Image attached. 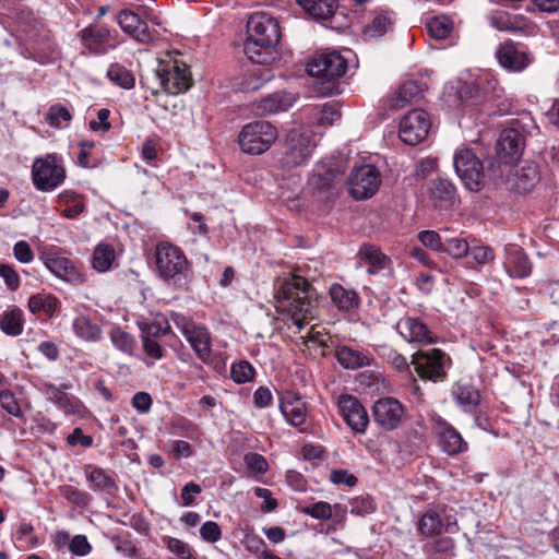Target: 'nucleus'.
Returning <instances> with one entry per match:
<instances>
[{"label": "nucleus", "mask_w": 559, "mask_h": 559, "mask_svg": "<svg viewBox=\"0 0 559 559\" xmlns=\"http://www.w3.org/2000/svg\"><path fill=\"white\" fill-rule=\"evenodd\" d=\"M276 308L302 330L318 313V293L305 277L293 273L277 276L273 284Z\"/></svg>", "instance_id": "obj_1"}, {"label": "nucleus", "mask_w": 559, "mask_h": 559, "mask_svg": "<svg viewBox=\"0 0 559 559\" xmlns=\"http://www.w3.org/2000/svg\"><path fill=\"white\" fill-rule=\"evenodd\" d=\"M245 53L257 64H271L278 59L276 46L281 39L278 21L269 13L252 14L247 23Z\"/></svg>", "instance_id": "obj_2"}, {"label": "nucleus", "mask_w": 559, "mask_h": 559, "mask_svg": "<svg viewBox=\"0 0 559 559\" xmlns=\"http://www.w3.org/2000/svg\"><path fill=\"white\" fill-rule=\"evenodd\" d=\"M154 257L156 273L162 281L177 289H188L191 265L179 247L162 241L157 243Z\"/></svg>", "instance_id": "obj_3"}, {"label": "nucleus", "mask_w": 559, "mask_h": 559, "mask_svg": "<svg viewBox=\"0 0 559 559\" xmlns=\"http://www.w3.org/2000/svg\"><path fill=\"white\" fill-rule=\"evenodd\" d=\"M347 60L336 51L314 57L307 64L310 76L317 78V91L322 95L340 93V79L346 73Z\"/></svg>", "instance_id": "obj_4"}, {"label": "nucleus", "mask_w": 559, "mask_h": 559, "mask_svg": "<svg viewBox=\"0 0 559 559\" xmlns=\"http://www.w3.org/2000/svg\"><path fill=\"white\" fill-rule=\"evenodd\" d=\"M316 146L314 134L305 128L290 130L285 138L283 152L278 160L284 169H292L302 165L311 155Z\"/></svg>", "instance_id": "obj_5"}, {"label": "nucleus", "mask_w": 559, "mask_h": 559, "mask_svg": "<svg viewBox=\"0 0 559 559\" xmlns=\"http://www.w3.org/2000/svg\"><path fill=\"white\" fill-rule=\"evenodd\" d=\"M277 138V130L270 122L257 120L242 127L238 143L241 151L250 155L266 152Z\"/></svg>", "instance_id": "obj_6"}, {"label": "nucleus", "mask_w": 559, "mask_h": 559, "mask_svg": "<svg viewBox=\"0 0 559 559\" xmlns=\"http://www.w3.org/2000/svg\"><path fill=\"white\" fill-rule=\"evenodd\" d=\"M417 530L423 537H437L441 533L459 532L455 512L445 506L427 509L417 522Z\"/></svg>", "instance_id": "obj_7"}, {"label": "nucleus", "mask_w": 559, "mask_h": 559, "mask_svg": "<svg viewBox=\"0 0 559 559\" xmlns=\"http://www.w3.org/2000/svg\"><path fill=\"white\" fill-rule=\"evenodd\" d=\"M453 166L464 186L473 191H480L485 186V173L481 160L471 148L455 152Z\"/></svg>", "instance_id": "obj_8"}, {"label": "nucleus", "mask_w": 559, "mask_h": 559, "mask_svg": "<svg viewBox=\"0 0 559 559\" xmlns=\"http://www.w3.org/2000/svg\"><path fill=\"white\" fill-rule=\"evenodd\" d=\"M346 185L353 199L368 200L378 192L381 186V175L376 166L364 164L352 169Z\"/></svg>", "instance_id": "obj_9"}, {"label": "nucleus", "mask_w": 559, "mask_h": 559, "mask_svg": "<svg viewBox=\"0 0 559 559\" xmlns=\"http://www.w3.org/2000/svg\"><path fill=\"white\" fill-rule=\"evenodd\" d=\"M66 179V170L59 164L56 154L36 158L32 166V180L35 188L49 192L58 188Z\"/></svg>", "instance_id": "obj_10"}, {"label": "nucleus", "mask_w": 559, "mask_h": 559, "mask_svg": "<svg viewBox=\"0 0 559 559\" xmlns=\"http://www.w3.org/2000/svg\"><path fill=\"white\" fill-rule=\"evenodd\" d=\"M344 170L337 162H322L314 166L309 177L310 187L330 199L337 194L343 182Z\"/></svg>", "instance_id": "obj_11"}, {"label": "nucleus", "mask_w": 559, "mask_h": 559, "mask_svg": "<svg viewBox=\"0 0 559 559\" xmlns=\"http://www.w3.org/2000/svg\"><path fill=\"white\" fill-rule=\"evenodd\" d=\"M372 416L374 423L383 431L399 429L407 420L404 405L395 397H381L373 403Z\"/></svg>", "instance_id": "obj_12"}, {"label": "nucleus", "mask_w": 559, "mask_h": 559, "mask_svg": "<svg viewBox=\"0 0 559 559\" xmlns=\"http://www.w3.org/2000/svg\"><path fill=\"white\" fill-rule=\"evenodd\" d=\"M445 353L439 348L418 350L413 354L411 365L424 380L442 381L447 377Z\"/></svg>", "instance_id": "obj_13"}, {"label": "nucleus", "mask_w": 559, "mask_h": 559, "mask_svg": "<svg viewBox=\"0 0 559 559\" xmlns=\"http://www.w3.org/2000/svg\"><path fill=\"white\" fill-rule=\"evenodd\" d=\"M431 129L429 115L423 109L408 111L400 122L399 136L407 145L421 143Z\"/></svg>", "instance_id": "obj_14"}, {"label": "nucleus", "mask_w": 559, "mask_h": 559, "mask_svg": "<svg viewBox=\"0 0 559 559\" xmlns=\"http://www.w3.org/2000/svg\"><path fill=\"white\" fill-rule=\"evenodd\" d=\"M159 86L170 95H178L188 91L192 85V79L185 63L177 61L168 63L156 71Z\"/></svg>", "instance_id": "obj_15"}, {"label": "nucleus", "mask_w": 559, "mask_h": 559, "mask_svg": "<svg viewBox=\"0 0 559 559\" xmlns=\"http://www.w3.org/2000/svg\"><path fill=\"white\" fill-rule=\"evenodd\" d=\"M524 147L525 138L521 130L514 127L506 128L497 141V156L501 163L511 164L522 156Z\"/></svg>", "instance_id": "obj_16"}, {"label": "nucleus", "mask_w": 559, "mask_h": 559, "mask_svg": "<svg viewBox=\"0 0 559 559\" xmlns=\"http://www.w3.org/2000/svg\"><path fill=\"white\" fill-rule=\"evenodd\" d=\"M343 419L356 433H364L369 424V415L360 401L350 394H342L337 402Z\"/></svg>", "instance_id": "obj_17"}, {"label": "nucleus", "mask_w": 559, "mask_h": 559, "mask_svg": "<svg viewBox=\"0 0 559 559\" xmlns=\"http://www.w3.org/2000/svg\"><path fill=\"white\" fill-rule=\"evenodd\" d=\"M83 47L91 55H104L109 49H114L115 45H110V29L105 25L91 24L78 33Z\"/></svg>", "instance_id": "obj_18"}, {"label": "nucleus", "mask_w": 559, "mask_h": 559, "mask_svg": "<svg viewBox=\"0 0 559 559\" xmlns=\"http://www.w3.org/2000/svg\"><path fill=\"white\" fill-rule=\"evenodd\" d=\"M428 198L431 205L438 210H449L459 201L455 186L444 178H436L429 182Z\"/></svg>", "instance_id": "obj_19"}, {"label": "nucleus", "mask_w": 559, "mask_h": 559, "mask_svg": "<svg viewBox=\"0 0 559 559\" xmlns=\"http://www.w3.org/2000/svg\"><path fill=\"white\" fill-rule=\"evenodd\" d=\"M504 269L510 277L525 278L532 273L533 265L524 250L514 243L504 247Z\"/></svg>", "instance_id": "obj_20"}, {"label": "nucleus", "mask_w": 559, "mask_h": 559, "mask_svg": "<svg viewBox=\"0 0 559 559\" xmlns=\"http://www.w3.org/2000/svg\"><path fill=\"white\" fill-rule=\"evenodd\" d=\"M117 23L124 33L139 43L147 44L154 39V34L150 31L147 23L131 10H121L117 15Z\"/></svg>", "instance_id": "obj_21"}, {"label": "nucleus", "mask_w": 559, "mask_h": 559, "mask_svg": "<svg viewBox=\"0 0 559 559\" xmlns=\"http://www.w3.org/2000/svg\"><path fill=\"white\" fill-rule=\"evenodd\" d=\"M400 335L409 343L431 344L435 336L428 326L418 318L406 317L397 321L395 325Z\"/></svg>", "instance_id": "obj_22"}, {"label": "nucleus", "mask_w": 559, "mask_h": 559, "mask_svg": "<svg viewBox=\"0 0 559 559\" xmlns=\"http://www.w3.org/2000/svg\"><path fill=\"white\" fill-rule=\"evenodd\" d=\"M439 445L448 455H457L467 450V442L463 440L461 433L449 423L439 420L436 425Z\"/></svg>", "instance_id": "obj_23"}, {"label": "nucleus", "mask_w": 559, "mask_h": 559, "mask_svg": "<svg viewBox=\"0 0 559 559\" xmlns=\"http://www.w3.org/2000/svg\"><path fill=\"white\" fill-rule=\"evenodd\" d=\"M43 261L45 266L57 277L72 284H81L84 282L81 272L68 258L47 253L43 257Z\"/></svg>", "instance_id": "obj_24"}, {"label": "nucleus", "mask_w": 559, "mask_h": 559, "mask_svg": "<svg viewBox=\"0 0 559 559\" xmlns=\"http://www.w3.org/2000/svg\"><path fill=\"white\" fill-rule=\"evenodd\" d=\"M496 56L503 68L514 72L524 70L531 62L528 55L512 41L501 45Z\"/></svg>", "instance_id": "obj_25"}, {"label": "nucleus", "mask_w": 559, "mask_h": 559, "mask_svg": "<svg viewBox=\"0 0 559 559\" xmlns=\"http://www.w3.org/2000/svg\"><path fill=\"white\" fill-rule=\"evenodd\" d=\"M84 474L94 491H100L107 495L117 492L118 485L116 480L104 468L88 464L84 468Z\"/></svg>", "instance_id": "obj_26"}, {"label": "nucleus", "mask_w": 559, "mask_h": 559, "mask_svg": "<svg viewBox=\"0 0 559 559\" xmlns=\"http://www.w3.org/2000/svg\"><path fill=\"white\" fill-rule=\"evenodd\" d=\"M296 3L316 21L332 19L338 8L337 0H296Z\"/></svg>", "instance_id": "obj_27"}, {"label": "nucleus", "mask_w": 559, "mask_h": 559, "mask_svg": "<svg viewBox=\"0 0 559 559\" xmlns=\"http://www.w3.org/2000/svg\"><path fill=\"white\" fill-rule=\"evenodd\" d=\"M358 258L360 261L369 265L367 272L371 275L381 270L389 267L391 260L386 257L379 247L371 243H364L358 250Z\"/></svg>", "instance_id": "obj_28"}, {"label": "nucleus", "mask_w": 559, "mask_h": 559, "mask_svg": "<svg viewBox=\"0 0 559 559\" xmlns=\"http://www.w3.org/2000/svg\"><path fill=\"white\" fill-rule=\"evenodd\" d=\"M338 364L345 369H358L370 366L372 356L358 349H353L348 346H340L335 352Z\"/></svg>", "instance_id": "obj_29"}, {"label": "nucleus", "mask_w": 559, "mask_h": 559, "mask_svg": "<svg viewBox=\"0 0 559 559\" xmlns=\"http://www.w3.org/2000/svg\"><path fill=\"white\" fill-rule=\"evenodd\" d=\"M186 338L197 356L206 364L212 353V338L209 330L202 325H198Z\"/></svg>", "instance_id": "obj_30"}, {"label": "nucleus", "mask_w": 559, "mask_h": 559, "mask_svg": "<svg viewBox=\"0 0 559 559\" xmlns=\"http://www.w3.org/2000/svg\"><path fill=\"white\" fill-rule=\"evenodd\" d=\"M294 97L288 93H274L262 98L258 109L262 115H272L286 111L293 106Z\"/></svg>", "instance_id": "obj_31"}, {"label": "nucleus", "mask_w": 559, "mask_h": 559, "mask_svg": "<svg viewBox=\"0 0 559 559\" xmlns=\"http://www.w3.org/2000/svg\"><path fill=\"white\" fill-rule=\"evenodd\" d=\"M59 306V299L52 294L37 293L28 299V309L33 314H45L50 318Z\"/></svg>", "instance_id": "obj_32"}, {"label": "nucleus", "mask_w": 559, "mask_h": 559, "mask_svg": "<svg viewBox=\"0 0 559 559\" xmlns=\"http://www.w3.org/2000/svg\"><path fill=\"white\" fill-rule=\"evenodd\" d=\"M424 92L421 84L416 81H406L391 99V109H402L418 98Z\"/></svg>", "instance_id": "obj_33"}, {"label": "nucleus", "mask_w": 559, "mask_h": 559, "mask_svg": "<svg viewBox=\"0 0 559 559\" xmlns=\"http://www.w3.org/2000/svg\"><path fill=\"white\" fill-rule=\"evenodd\" d=\"M452 393L457 404L463 406L465 411H474L480 402L479 391L469 383L455 384Z\"/></svg>", "instance_id": "obj_34"}, {"label": "nucleus", "mask_w": 559, "mask_h": 559, "mask_svg": "<svg viewBox=\"0 0 559 559\" xmlns=\"http://www.w3.org/2000/svg\"><path fill=\"white\" fill-rule=\"evenodd\" d=\"M330 296L333 304L343 311H349L359 307L360 299L354 290L345 289L340 284L330 288Z\"/></svg>", "instance_id": "obj_35"}, {"label": "nucleus", "mask_w": 559, "mask_h": 559, "mask_svg": "<svg viewBox=\"0 0 559 559\" xmlns=\"http://www.w3.org/2000/svg\"><path fill=\"white\" fill-rule=\"evenodd\" d=\"M282 413L287 421L295 426L300 427L306 423L307 408L305 402L296 397L294 400H284L281 405Z\"/></svg>", "instance_id": "obj_36"}, {"label": "nucleus", "mask_w": 559, "mask_h": 559, "mask_svg": "<svg viewBox=\"0 0 559 559\" xmlns=\"http://www.w3.org/2000/svg\"><path fill=\"white\" fill-rule=\"evenodd\" d=\"M23 311L15 307L0 314V329L10 336H19L23 332Z\"/></svg>", "instance_id": "obj_37"}, {"label": "nucleus", "mask_w": 559, "mask_h": 559, "mask_svg": "<svg viewBox=\"0 0 559 559\" xmlns=\"http://www.w3.org/2000/svg\"><path fill=\"white\" fill-rule=\"evenodd\" d=\"M75 335L86 342H98L102 329L86 316L76 317L72 323Z\"/></svg>", "instance_id": "obj_38"}, {"label": "nucleus", "mask_w": 559, "mask_h": 559, "mask_svg": "<svg viewBox=\"0 0 559 559\" xmlns=\"http://www.w3.org/2000/svg\"><path fill=\"white\" fill-rule=\"evenodd\" d=\"M539 180L537 166L527 164L515 173V189L520 193L528 192Z\"/></svg>", "instance_id": "obj_39"}, {"label": "nucleus", "mask_w": 559, "mask_h": 559, "mask_svg": "<svg viewBox=\"0 0 559 559\" xmlns=\"http://www.w3.org/2000/svg\"><path fill=\"white\" fill-rule=\"evenodd\" d=\"M393 26L391 13L382 11L377 13L371 22L365 26L364 35L370 38L381 37Z\"/></svg>", "instance_id": "obj_40"}, {"label": "nucleus", "mask_w": 559, "mask_h": 559, "mask_svg": "<svg viewBox=\"0 0 559 559\" xmlns=\"http://www.w3.org/2000/svg\"><path fill=\"white\" fill-rule=\"evenodd\" d=\"M455 542L450 536L438 537L430 545L428 554L430 559H452L455 554Z\"/></svg>", "instance_id": "obj_41"}, {"label": "nucleus", "mask_w": 559, "mask_h": 559, "mask_svg": "<svg viewBox=\"0 0 559 559\" xmlns=\"http://www.w3.org/2000/svg\"><path fill=\"white\" fill-rule=\"evenodd\" d=\"M108 79L124 90H131L134 87L135 79L130 70L121 64H110L107 70Z\"/></svg>", "instance_id": "obj_42"}, {"label": "nucleus", "mask_w": 559, "mask_h": 559, "mask_svg": "<svg viewBox=\"0 0 559 559\" xmlns=\"http://www.w3.org/2000/svg\"><path fill=\"white\" fill-rule=\"evenodd\" d=\"M138 324L141 331V340H144L145 337L151 340H158L160 336L166 335L170 331V325L166 319L142 321Z\"/></svg>", "instance_id": "obj_43"}, {"label": "nucleus", "mask_w": 559, "mask_h": 559, "mask_svg": "<svg viewBox=\"0 0 559 559\" xmlns=\"http://www.w3.org/2000/svg\"><path fill=\"white\" fill-rule=\"evenodd\" d=\"M426 27L429 36L437 40L445 39L453 29L452 22L445 16H435L430 19Z\"/></svg>", "instance_id": "obj_44"}, {"label": "nucleus", "mask_w": 559, "mask_h": 559, "mask_svg": "<svg viewBox=\"0 0 559 559\" xmlns=\"http://www.w3.org/2000/svg\"><path fill=\"white\" fill-rule=\"evenodd\" d=\"M115 259V250L109 245H98L93 253V267L98 272L110 269Z\"/></svg>", "instance_id": "obj_45"}, {"label": "nucleus", "mask_w": 559, "mask_h": 559, "mask_svg": "<svg viewBox=\"0 0 559 559\" xmlns=\"http://www.w3.org/2000/svg\"><path fill=\"white\" fill-rule=\"evenodd\" d=\"M109 336L117 349L129 355L132 354L136 342L131 334L123 331L120 326H114Z\"/></svg>", "instance_id": "obj_46"}, {"label": "nucleus", "mask_w": 559, "mask_h": 559, "mask_svg": "<svg viewBox=\"0 0 559 559\" xmlns=\"http://www.w3.org/2000/svg\"><path fill=\"white\" fill-rule=\"evenodd\" d=\"M460 97L469 102L471 106L480 107L488 102L487 91L480 88L476 84H466L460 92Z\"/></svg>", "instance_id": "obj_47"}, {"label": "nucleus", "mask_w": 559, "mask_h": 559, "mask_svg": "<svg viewBox=\"0 0 559 559\" xmlns=\"http://www.w3.org/2000/svg\"><path fill=\"white\" fill-rule=\"evenodd\" d=\"M71 119V112L61 104L51 105L46 115V121L53 128H62L67 126Z\"/></svg>", "instance_id": "obj_48"}, {"label": "nucleus", "mask_w": 559, "mask_h": 559, "mask_svg": "<svg viewBox=\"0 0 559 559\" xmlns=\"http://www.w3.org/2000/svg\"><path fill=\"white\" fill-rule=\"evenodd\" d=\"M255 370L248 360L234 362L230 368V378L238 384L253 380Z\"/></svg>", "instance_id": "obj_49"}, {"label": "nucleus", "mask_w": 559, "mask_h": 559, "mask_svg": "<svg viewBox=\"0 0 559 559\" xmlns=\"http://www.w3.org/2000/svg\"><path fill=\"white\" fill-rule=\"evenodd\" d=\"M442 252L448 253L453 259H461L468 255L469 246L463 238H447Z\"/></svg>", "instance_id": "obj_50"}, {"label": "nucleus", "mask_w": 559, "mask_h": 559, "mask_svg": "<svg viewBox=\"0 0 559 559\" xmlns=\"http://www.w3.org/2000/svg\"><path fill=\"white\" fill-rule=\"evenodd\" d=\"M300 512L318 520H329L332 518V507L325 501H319L300 509Z\"/></svg>", "instance_id": "obj_51"}, {"label": "nucleus", "mask_w": 559, "mask_h": 559, "mask_svg": "<svg viewBox=\"0 0 559 559\" xmlns=\"http://www.w3.org/2000/svg\"><path fill=\"white\" fill-rule=\"evenodd\" d=\"M63 496L70 503L78 508H86L92 501V496L88 492L73 486H67L63 489Z\"/></svg>", "instance_id": "obj_52"}, {"label": "nucleus", "mask_w": 559, "mask_h": 559, "mask_svg": "<svg viewBox=\"0 0 559 559\" xmlns=\"http://www.w3.org/2000/svg\"><path fill=\"white\" fill-rule=\"evenodd\" d=\"M57 406L66 415H82L85 412L83 403L74 395L66 393L58 402Z\"/></svg>", "instance_id": "obj_53"}, {"label": "nucleus", "mask_w": 559, "mask_h": 559, "mask_svg": "<svg viewBox=\"0 0 559 559\" xmlns=\"http://www.w3.org/2000/svg\"><path fill=\"white\" fill-rule=\"evenodd\" d=\"M418 239L426 248H429L437 252H442L444 247V240L435 230H421L418 234Z\"/></svg>", "instance_id": "obj_54"}, {"label": "nucleus", "mask_w": 559, "mask_h": 559, "mask_svg": "<svg viewBox=\"0 0 559 559\" xmlns=\"http://www.w3.org/2000/svg\"><path fill=\"white\" fill-rule=\"evenodd\" d=\"M468 255L475 261L478 266L488 264L493 261L495 252L488 246H475L469 248Z\"/></svg>", "instance_id": "obj_55"}, {"label": "nucleus", "mask_w": 559, "mask_h": 559, "mask_svg": "<svg viewBox=\"0 0 559 559\" xmlns=\"http://www.w3.org/2000/svg\"><path fill=\"white\" fill-rule=\"evenodd\" d=\"M165 543L169 551L180 557L181 559H197L191 554L190 547L187 543L175 537H166Z\"/></svg>", "instance_id": "obj_56"}, {"label": "nucleus", "mask_w": 559, "mask_h": 559, "mask_svg": "<svg viewBox=\"0 0 559 559\" xmlns=\"http://www.w3.org/2000/svg\"><path fill=\"white\" fill-rule=\"evenodd\" d=\"M246 466L255 473L264 474L267 471L269 464L265 457L259 453L250 452L243 457Z\"/></svg>", "instance_id": "obj_57"}, {"label": "nucleus", "mask_w": 559, "mask_h": 559, "mask_svg": "<svg viewBox=\"0 0 559 559\" xmlns=\"http://www.w3.org/2000/svg\"><path fill=\"white\" fill-rule=\"evenodd\" d=\"M0 404L8 414L15 417L22 416L20 405L11 391L4 390L0 392Z\"/></svg>", "instance_id": "obj_58"}, {"label": "nucleus", "mask_w": 559, "mask_h": 559, "mask_svg": "<svg viewBox=\"0 0 559 559\" xmlns=\"http://www.w3.org/2000/svg\"><path fill=\"white\" fill-rule=\"evenodd\" d=\"M71 388L70 384L63 383L60 386L55 385L53 383L46 382L41 386L43 393L46 395L47 400L55 403L56 405L64 396L66 391Z\"/></svg>", "instance_id": "obj_59"}, {"label": "nucleus", "mask_w": 559, "mask_h": 559, "mask_svg": "<svg viewBox=\"0 0 559 559\" xmlns=\"http://www.w3.org/2000/svg\"><path fill=\"white\" fill-rule=\"evenodd\" d=\"M200 535L207 543H216L222 537V531L216 522L207 521L201 526Z\"/></svg>", "instance_id": "obj_60"}, {"label": "nucleus", "mask_w": 559, "mask_h": 559, "mask_svg": "<svg viewBox=\"0 0 559 559\" xmlns=\"http://www.w3.org/2000/svg\"><path fill=\"white\" fill-rule=\"evenodd\" d=\"M0 276L4 280L7 286L12 292L20 287V277L16 271L10 265L0 263Z\"/></svg>", "instance_id": "obj_61"}, {"label": "nucleus", "mask_w": 559, "mask_h": 559, "mask_svg": "<svg viewBox=\"0 0 559 559\" xmlns=\"http://www.w3.org/2000/svg\"><path fill=\"white\" fill-rule=\"evenodd\" d=\"M69 550L75 556H86L91 552L92 546L85 535H75L69 544Z\"/></svg>", "instance_id": "obj_62"}, {"label": "nucleus", "mask_w": 559, "mask_h": 559, "mask_svg": "<svg viewBox=\"0 0 559 559\" xmlns=\"http://www.w3.org/2000/svg\"><path fill=\"white\" fill-rule=\"evenodd\" d=\"M67 442L70 447H75L80 444L83 448L87 449L93 445V437L90 435H84L83 430L80 427H76L67 437Z\"/></svg>", "instance_id": "obj_63"}, {"label": "nucleus", "mask_w": 559, "mask_h": 559, "mask_svg": "<svg viewBox=\"0 0 559 559\" xmlns=\"http://www.w3.org/2000/svg\"><path fill=\"white\" fill-rule=\"evenodd\" d=\"M170 319L186 337L198 326L190 318L178 312H171Z\"/></svg>", "instance_id": "obj_64"}]
</instances>
